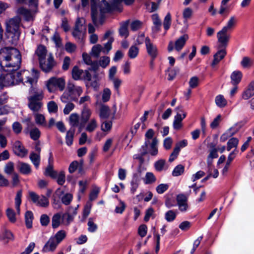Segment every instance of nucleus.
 <instances>
[{
    "instance_id": "obj_28",
    "label": "nucleus",
    "mask_w": 254,
    "mask_h": 254,
    "mask_svg": "<svg viewBox=\"0 0 254 254\" xmlns=\"http://www.w3.org/2000/svg\"><path fill=\"white\" fill-rule=\"evenodd\" d=\"M129 21L127 20L121 24L119 30L120 35L122 37L127 38L128 36V25Z\"/></svg>"
},
{
    "instance_id": "obj_30",
    "label": "nucleus",
    "mask_w": 254,
    "mask_h": 254,
    "mask_svg": "<svg viewBox=\"0 0 254 254\" xmlns=\"http://www.w3.org/2000/svg\"><path fill=\"white\" fill-rule=\"evenodd\" d=\"M19 170L21 173L24 175L30 174L31 172L30 165L24 162H20L18 165Z\"/></svg>"
},
{
    "instance_id": "obj_54",
    "label": "nucleus",
    "mask_w": 254,
    "mask_h": 254,
    "mask_svg": "<svg viewBox=\"0 0 254 254\" xmlns=\"http://www.w3.org/2000/svg\"><path fill=\"white\" fill-rule=\"evenodd\" d=\"M1 239L7 243L9 241L13 240V235L10 231L5 230L1 236Z\"/></svg>"
},
{
    "instance_id": "obj_23",
    "label": "nucleus",
    "mask_w": 254,
    "mask_h": 254,
    "mask_svg": "<svg viewBox=\"0 0 254 254\" xmlns=\"http://www.w3.org/2000/svg\"><path fill=\"white\" fill-rule=\"evenodd\" d=\"M20 4H27L31 7V10L36 12L38 8L39 0H15Z\"/></svg>"
},
{
    "instance_id": "obj_24",
    "label": "nucleus",
    "mask_w": 254,
    "mask_h": 254,
    "mask_svg": "<svg viewBox=\"0 0 254 254\" xmlns=\"http://www.w3.org/2000/svg\"><path fill=\"white\" fill-rule=\"evenodd\" d=\"M254 95V81L250 83L248 88L243 92L242 98L244 100H248Z\"/></svg>"
},
{
    "instance_id": "obj_17",
    "label": "nucleus",
    "mask_w": 254,
    "mask_h": 254,
    "mask_svg": "<svg viewBox=\"0 0 254 254\" xmlns=\"http://www.w3.org/2000/svg\"><path fill=\"white\" fill-rule=\"evenodd\" d=\"M82 58L84 63L91 66L89 70L96 72L99 68L98 62L96 61H92L91 56L87 53H83Z\"/></svg>"
},
{
    "instance_id": "obj_44",
    "label": "nucleus",
    "mask_w": 254,
    "mask_h": 254,
    "mask_svg": "<svg viewBox=\"0 0 254 254\" xmlns=\"http://www.w3.org/2000/svg\"><path fill=\"white\" fill-rule=\"evenodd\" d=\"M21 197L22 190H19L17 192L15 198V208L18 214L20 213V205L21 203Z\"/></svg>"
},
{
    "instance_id": "obj_63",
    "label": "nucleus",
    "mask_w": 254,
    "mask_h": 254,
    "mask_svg": "<svg viewBox=\"0 0 254 254\" xmlns=\"http://www.w3.org/2000/svg\"><path fill=\"white\" fill-rule=\"evenodd\" d=\"M48 111L50 113H56L58 111V106L53 101L49 102L47 105Z\"/></svg>"
},
{
    "instance_id": "obj_59",
    "label": "nucleus",
    "mask_w": 254,
    "mask_h": 254,
    "mask_svg": "<svg viewBox=\"0 0 254 254\" xmlns=\"http://www.w3.org/2000/svg\"><path fill=\"white\" fill-rule=\"evenodd\" d=\"M112 127V122L109 121H105L102 122L101 124V129L103 131H109Z\"/></svg>"
},
{
    "instance_id": "obj_21",
    "label": "nucleus",
    "mask_w": 254,
    "mask_h": 254,
    "mask_svg": "<svg viewBox=\"0 0 254 254\" xmlns=\"http://www.w3.org/2000/svg\"><path fill=\"white\" fill-rule=\"evenodd\" d=\"M188 39L189 36L188 34H185L180 36L175 43V49L178 52L180 51L184 47Z\"/></svg>"
},
{
    "instance_id": "obj_2",
    "label": "nucleus",
    "mask_w": 254,
    "mask_h": 254,
    "mask_svg": "<svg viewBox=\"0 0 254 254\" xmlns=\"http://www.w3.org/2000/svg\"><path fill=\"white\" fill-rule=\"evenodd\" d=\"M99 0H91V17L95 25L102 24L105 18V14L113 10H120V3L124 1L127 5L132 3L134 0H114L110 4L106 0H103L99 4H97Z\"/></svg>"
},
{
    "instance_id": "obj_6",
    "label": "nucleus",
    "mask_w": 254,
    "mask_h": 254,
    "mask_svg": "<svg viewBox=\"0 0 254 254\" xmlns=\"http://www.w3.org/2000/svg\"><path fill=\"white\" fill-rule=\"evenodd\" d=\"M83 92L82 88L69 82L66 89L61 97L62 102L66 103L72 101H76Z\"/></svg>"
},
{
    "instance_id": "obj_15",
    "label": "nucleus",
    "mask_w": 254,
    "mask_h": 254,
    "mask_svg": "<svg viewBox=\"0 0 254 254\" xmlns=\"http://www.w3.org/2000/svg\"><path fill=\"white\" fill-rule=\"evenodd\" d=\"M154 135V131L152 129H149L145 134V142L140 149L141 154L142 155H144L147 153L148 146L150 143V139L153 138Z\"/></svg>"
},
{
    "instance_id": "obj_27",
    "label": "nucleus",
    "mask_w": 254,
    "mask_h": 254,
    "mask_svg": "<svg viewBox=\"0 0 254 254\" xmlns=\"http://www.w3.org/2000/svg\"><path fill=\"white\" fill-rule=\"evenodd\" d=\"M152 19L154 26L152 27V31L154 33L158 32L162 25L161 21L159 18L158 15L156 14L152 15Z\"/></svg>"
},
{
    "instance_id": "obj_42",
    "label": "nucleus",
    "mask_w": 254,
    "mask_h": 254,
    "mask_svg": "<svg viewBox=\"0 0 254 254\" xmlns=\"http://www.w3.org/2000/svg\"><path fill=\"white\" fill-rule=\"evenodd\" d=\"M33 219V213L31 211H28L25 213V219L26 227L31 228L32 226V221Z\"/></svg>"
},
{
    "instance_id": "obj_8",
    "label": "nucleus",
    "mask_w": 254,
    "mask_h": 254,
    "mask_svg": "<svg viewBox=\"0 0 254 254\" xmlns=\"http://www.w3.org/2000/svg\"><path fill=\"white\" fill-rule=\"evenodd\" d=\"M65 85V81L63 77H52L47 82V87L50 92H54L57 90L63 91Z\"/></svg>"
},
{
    "instance_id": "obj_57",
    "label": "nucleus",
    "mask_w": 254,
    "mask_h": 254,
    "mask_svg": "<svg viewBox=\"0 0 254 254\" xmlns=\"http://www.w3.org/2000/svg\"><path fill=\"white\" fill-rule=\"evenodd\" d=\"M87 225L88 231L91 233L95 232L98 228L97 225L94 223L93 219L92 218L89 219Z\"/></svg>"
},
{
    "instance_id": "obj_19",
    "label": "nucleus",
    "mask_w": 254,
    "mask_h": 254,
    "mask_svg": "<svg viewBox=\"0 0 254 254\" xmlns=\"http://www.w3.org/2000/svg\"><path fill=\"white\" fill-rule=\"evenodd\" d=\"M58 245L56 240L51 237L44 246L42 252L44 253L53 252L56 250Z\"/></svg>"
},
{
    "instance_id": "obj_31",
    "label": "nucleus",
    "mask_w": 254,
    "mask_h": 254,
    "mask_svg": "<svg viewBox=\"0 0 254 254\" xmlns=\"http://www.w3.org/2000/svg\"><path fill=\"white\" fill-rule=\"evenodd\" d=\"M242 77V73L239 70L234 71L231 75L232 83L234 85L238 84L241 80Z\"/></svg>"
},
{
    "instance_id": "obj_26",
    "label": "nucleus",
    "mask_w": 254,
    "mask_h": 254,
    "mask_svg": "<svg viewBox=\"0 0 254 254\" xmlns=\"http://www.w3.org/2000/svg\"><path fill=\"white\" fill-rule=\"evenodd\" d=\"M17 13L23 15L26 21H30L33 19V16L31 11L23 7H20L18 8Z\"/></svg>"
},
{
    "instance_id": "obj_60",
    "label": "nucleus",
    "mask_w": 254,
    "mask_h": 254,
    "mask_svg": "<svg viewBox=\"0 0 254 254\" xmlns=\"http://www.w3.org/2000/svg\"><path fill=\"white\" fill-rule=\"evenodd\" d=\"M6 215L9 220L12 222L14 223L16 221L15 213L14 210L11 208H8L6 210Z\"/></svg>"
},
{
    "instance_id": "obj_50",
    "label": "nucleus",
    "mask_w": 254,
    "mask_h": 254,
    "mask_svg": "<svg viewBox=\"0 0 254 254\" xmlns=\"http://www.w3.org/2000/svg\"><path fill=\"white\" fill-rule=\"evenodd\" d=\"M185 168L182 165H178L175 167L173 172L172 175L174 177H178L181 175L184 172Z\"/></svg>"
},
{
    "instance_id": "obj_40",
    "label": "nucleus",
    "mask_w": 254,
    "mask_h": 254,
    "mask_svg": "<svg viewBox=\"0 0 254 254\" xmlns=\"http://www.w3.org/2000/svg\"><path fill=\"white\" fill-rule=\"evenodd\" d=\"M110 115V109L107 106H102L100 110V117L101 119H106Z\"/></svg>"
},
{
    "instance_id": "obj_32",
    "label": "nucleus",
    "mask_w": 254,
    "mask_h": 254,
    "mask_svg": "<svg viewBox=\"0 0 254 254\" xmlns=\"http://www.w3.org/2000/svg\"><path fill=\"white\" fill-rule=\"evenodd\" d=\"M85 20L83 18H77L74 29L83 32L86 31Z\"/></svg>"
},
{
    "instance_id": "obj_58",
    "label": "nucleus",
    "mask_w": 254,
    "mask_h": 254,
    "mask_svg": "<svg viewBox=\"0 0 254 254\" xmlns=\"http://www.w3.org/2000/svg\"><path fill=\"white\" fill-rule=\"evenodd\" d=\"M110 80L112 82L115 91L118 93L119 92V88L122 83V80L118 77Z\"/></svg>"
},
{
    "instance_id": "obj_55",
    "label": "nucleus",
    "mask_w": 254,
    "mask_h": 254,
    "mask_svg": "<svg viewBox=\"0 0 254 254\" xmlns=\"http://www.w3.org/2000/svg\"><path fill=\"white\" fill-rule=\"evenodd\" d=\"M165 160L163 159H160L154 163V168L158 172L162 171L164 168L165 165Z\"/></svg>"
},
{
    "instance_id": "obj_46",
    "label": "nucleus",
    "mask_w": 254,
    "mask_h": 254,
    "mask_svg": "<svg viewBox=\"0 0 254 254\" xmlns=\"http://www.w3.org/2000/svg\"><path fill=\"white\" fill-rule=\"evenodd\" d=\"M156 181V178L154 175L151 172H147L145 174L144 179V182L145 184H151Z\"/></svg>"
},
{
    "instance_id": "obj_35",
    "label": "nucleus",
    "mask_w": 254,
    "mask_h": 254,
    "mask_svg": "<svg viewBox=\"0 0 254 254\" xmlns=\"http://www.w3.org/2000/svg\"><path fill=\"white\" fill-rule=\"evenodd\" d=\"M139 54V48L135 45L131 46L128 51L127 55L130 59L136 58Z\"/></svg>"
},
{
    "instance_id": "obj_56",
    "label": "nucleus",
    "mask_w": 254,
    "mask_h": 254,
    "mask_svg": "<svg viewBox=\"0 0 254 254\" xmlns=\"http://www.w3.org/2000/svg\"><path fill=\"white\" fill-rule=\"evenodd\" d=\"M171 23V16L170 13H168L165 16L163 21V26L165 30H168L169 29Z\"/></svg>"
},
{
    "instance_id": "obj_62",
    "label": "nucleus",
    "mask_w": 254,
    "mask_h": 254,
    "mask_svg": "<svg viewBox=\"0 0 254 254\" xmlns=\"http://www.w3.org/2000/svg\"><path fill=\"white\" fill-rule=\"evenodd\" d=\"M192 14V11L191 9L189 7L186 8L183 11V17L185 19L184 22L187 23V21L190 18Z\"/></svg>"
},
{
    "instance_id": "obj_48",
    "label": "nucleus",
    "mask_w": 254,
    "mask_h": 254,
    "mask_svg": "<svg viewBox=\"0 0 254 254\" xmlns=\"http://www.w3.org/2000/svg\"><path fill=\"white\" fill-rule=\"evenodd\" d=\"M61 217V215L59 213H57L53 216L52 225L53 228H57L60 226Z\"/></svg>"
},
{
    "instance_id": "obj_1",
    "label": "nucleus",
    "mask_w": 254,
    "mask_h": 254,
    "mask_svg": "<svg viewBox=\"0 0 254 254\" xmlns=\"http://www.w3.org/2000/svg\"><path fill=\"white\" fill-rule=\"evenodd\" d=\"M38 77L39 72L34 69H32V73H30L28 70L9 72L2 70L0 76V84L3 86H9L22 82L24 85L32 86L37 83Z\"/></svg>"
},
{
    "instance_id": "obj_53",
    "label": "nucleus",
    "mask_w": 254,
    "mask_h": 254,
    "mask_svg": "<svg viewBox=\"0 0 254 254\" xmlns=\"http://www.w3.org/2000/svg\"><path fill=\"white\" fill-rule=\"evenodd\" d=\"M141 169H138V172L133 174L132 178L130 182V184L139 185L141 179Z\"/></svg>"
},
{
    "instance_id": "obj_38",
    "label": "nucleus",
    "mask_w": 254,
    "mask_h": 254,
    "mask_svg": "<svg viewBox=\"0 0 254 254\" xmlns=\"http://www.w3.org/2000/svg\"><path fill=\"white\" fill-rule=\"evenodd\" d=\"M103 47L100 44L94 45L91 52V55L95 58H97L100 56V53L103 52Z\"/></svg>"
},
{
    "instance_id": "obj_12",
    "label": "nucleus",
    "mask_w": 254,
    "mask_h": 254,
    "mask_svg": "<svg viewBox=\"0 0 254 254\" xmlns=\"http://www.w3.org/2000/svg\"><path fill=\"white\" fill-rule=\"evenodd\" d=\"M227 46H221V43L218 42L217 49L218 51L214 55V59L211 64V65L214 67L226 55V48Z\"/></svg>"
},
{
    "instance_id": "obj_18",
    "label": "nucleus",
    "mask_w": 254,
    "mask_h": 254,
    "mask_svg": "<svg viewBox=\"0 0 254 254\" xmlns=\"http://www.w3.org/2000/svg\"><path fill=\"white\" fill-rule=\"evenodd\" d=\"M12 149L14 153L21 157H24L27 154V150L25 149L19 141H16L14 142Z\"/></svg>"
},
{
    "instance_id": "obj_14",
    "label": "nucleus",
    "mask_w": 254,
    "mask_h": 254,
    "mask_svg": "<svg viewBox=\"0 0 254 254\" xmlns=\"http://www.w3.org/2000/svg\"><path fill=\"white\" fill-rule=\"evenodd\" d=\"M78 207V205L75 208L70 207L68 208L66 212L63 214L62 219L63 221L65 223L66 225H68L73 221L74 216L77 214V209Z\"/></svg>"
},
{
    "instance_id": "obj_3",
    "label": "nucleus",
    "mask_w": 254,
    "mask_h": 254,
    "mask_svg": "<svg viewBox=\"0 0 254 254\" xmlns=\"http://www.w3.org/2000/svg\"><path fill=\"white\" fill-rule=\"evenodd\" d=\"M21 63L19 51L14 48L5 47L0 50V66L6 72L18 70Z\"/></svg>"
},
{
    "instance_id": "obj_61",
    "label": "nucleus",
    "mask_w": 254,
    "mask_h": 254,
    "mask_svg": "<svg viewBox=\"0 0 254 254\" xmlns=\"http://www.w3.org/2000/svg\"><path fill=\"white\" fill-rule=\"evenodd\" d=\"M110 61V58L108 57H102L99 62V66L100 65L103 68H105L109 64Z\"/></svg>"
},
{
    "instance_id": "obj_41",
    "label": "nucleus",
    "mask_w": 254,
    "mask_h": 254,
    "mask_svg": "<svg viewBox=\"0 0 254 254\" xmlns=\"http://www.w3.org/2000/svg\"><path fill=\"white\" fill-rule=\"evenodd\" d=\"M177 214V211L173 210H169L165 214V219L168 222H172L176 219Z\"/></svg>"
},
{
    "instance_id": "obj_49",
    "label": "nucleus",
    "mask_w": 254,
    "mask_h": 254,
    "mask_svg": "<svg viewBox=\"0 0 254 254\" xmlns=\"http://www.w3.org/2000/svg\"><path fill=\"white\" fill-rule=\"evenodd\" d=\"M74 132V129L71 128L66 132L65 139L66 143L68 146H70L72 144Z\"/></svg>"
},
{
    "instance_id": "obj_34",
    "label": "nucleus",
    "mask_w": 254,
    "mask_h": 254,
    "mask_svg": "<svg viewBox=\"0 0 254 254\" xmlns=\"http://www.w3.org/2000/svg\"><path fill=\"white\" fill-rule=\"evenodd\" d=\"M35 123L38 125H41L44 127L47 126L46 120L44 116L42 114L37 113V112L34 114Z\"/></svg>"
},
{
    "instance_id": "obj_43",
    "label": "nucleus",
    "mask_w": 254,
    "mask_h": 254,
    "mask_svg": "<svg viewBox=\"0 0 254 254\" xmlns=\"http://www.w3.org/2000/svg\"><path fill=\"white\" fill-rule=\"evenodd\" d=\"M97 127V121L95 119H92L87 125L85 129L87 131L91 132L95 130Z\"/></svg>"
},
{
    "instance_id": "obj_39",
    "label": "nucleus",
    "mask_w": 254,
    "mask_h": 254,
    "mask_svg": "<svg viewBox=\"0 0 254 254\" xmlns=\"http://www.w3.org/2000/svg\"><path fill=\"white\" fill-rule=\"evenodd\" d=\"M28 129L29 130L30 137L33 140H37L39 139L41 135V132L38 128L36 127L33 128L32 127Z\"/></svg>"
},
{
    "instance_id": "obj_51",
    "label": "nucleus",
    "mask_w": 254,
    "mask_h": 254,
    "mask_svg": "<svg viewBox=\"0 0 254 254\" xmlns=\"http://www.w3.org/2000/svg\"><path fill=\"white\" fill-rule=\"evenodd\" d=\"M111 95V91L108 88L104 89L102 94V100L103 102H107L109 101Z\"/></svg>"
},
{
    "instance_id": "obj_4",
    "label": "nucleus",
    "mask_w": 254,
    "mask_h": 254,
    "mask_svg": "<svg viewBox=\"0 0 254 254\" xmlns=\"http://www.w3.org/2000/svg\"><path fill=\"white\" fill-rule=\"evenodd\" d=\"M34 85L30 87L29 93L28 97V107L34 113L39 112L42 106V100L44 97L43 93L42 90L33 87Z\"/></svg>"
},
{
    "instance_id": "obj_33",
    "label": "nucleus",
    "mask_w": 254,
    "mask_h": 254,
    "mask_svg": "<svg viewBox=\"0 0 254 254\" xmlns=\"http://www.w3.org/2000/svg\"><path fill=\"white\" fill-rule=\"evenodd\" d=\"M215 102L217 107L222 108L225 107L227 104V101L222 95H218L216 96Z\"/></svg>"
},
{
    "instance_id": "obj_7",
    "label": "nucleus",
    "mask_w": 254,
    "mask_h": 254,
    "mask_svg": "<svg viewBox=\"0 0 254 254\" xmlns=\"http://www.w3.org/2000/svg\"><path fill=\"white\" fill-rule=\"evenodd\" d=\"M21 20L19 16H16L5 21L6 32L9 36L11 35L13 43L16 42L19 38L21 34L20 31Z\"/></svg>"
},
{
    "instance_id": "obj_10",
    "label": "nucleus",
    "mask_w": 254,
    "mask_h": 254,
    "mask_svg": "<svg viewBox=\"0 0 254 254\" xmlns=\"http://www.w3.org/2000/svg\"><path fill=\"white\" fill-rule=\"evenodd\" d=\"M175 110L177 115L174 118L173 127L175 129H179L182 126V121L186 118L187 114L184 112L182 106H178Z\"/></svg>"
},
{
    "instance_id": "obj_9",
    "label": "nucleus",
    "mask_w": 254,
    "mask_h": 254,
    "mask_svg": "<svg viewBox=\"0 0 254 254\" xmlns=\"http://www.w3.org/2000/svg\"><path fill=\"white\" fill-rule=\"evenodd\" d=\"M29 194L32 202L37 205L43 207H46L49 205L48 198L44 195L39 196L33 191L29 192Z\"/></svg>"
},
{
    "instance_id": "obj_22",
    "label": "nucleus",
    "mask_w": 254,
    "mask_h": 254,
    "mask_svg": "<svg viewBox=\"0 0 254 254\" xmlns=\"http://www.w3.org/2000/svg\"><path fill=\"white\" fill-rule=\"evenodd\" d=\"M158 140L156 137H154L148 146L147 153H149L152 156H156L158 154L157 148Z\"/></svg>"
},
{
    "instance_id": "obj_20",
    "label": "nucleus",
    "mask_w": 254,
    "mask_h": 254,
    "mask_svg": "<svg viewBox=\"0 0 254 254\" xmlns=\"http://www.w3.org/2000/svg\"><path fill=\"white\" fill-rule=\"evenodd\" d=\"M92 114L91 110L86 106H84L82 112L81 116L80 127H83L85 124L88 121Z\"/></svg>"
},
{
    "instance_id": "obj_52",
    "label": "nucleus",
    "mask_w": 254,
    "mask_h": 254,
    "mask_svg": "<svg viewBox=\"0 0 254 254\" xmlns=\"http://www.w3.org/2000/svg\"><path fill=\"white\" fill-rule=\"evenodd\" d=\"M45 175L48 176L53 179H56L57 177V172L53 170L51 165H49L46 169Z\"/></svg>"
},
{
    "instance_id": "obj_37",
    "label": "nucleus",
    "mask_w": 254,
    "mask_h": 254,
    "mask_svg": "<svg viewBox=\"0 0 254 254\" xmlns=\"http://www.w3.org/2000/svg\"><path fill=\"white\" fill-rule=\"evenodd\" d=\"M83 70L80 69L77 66H74L72 70V78L75 80H81Z\"/></svg>"
},
{
    "instance_id": "obj_13",
    "label": "nucleus",
    "mask_w": 254,
    "mask_h": 254,
    "mask_svg": "<svg viewBox=\"0 0 254 254\" xmlns=\"http://www.w3.org/2000/svg\"><path fill=\"white\" fill-rule=\"evenodd\" d=\"M145 46L148 55L151 57L152 62L157 57L158 51L156 45H154L149 37L145 38Z\"/></svg>"
},
{
    "instance_id": "obj_47",
    "label": "nucleus",
    "mask_w": 254,
    "mask_h": 254,
    "mask_svg": "<svg viewBox=\"0 0 254 254\" xmlns=\"http://www.w3.org/2000/svg\"><path fill=\"white\" fill-rule=\"evenodd\" d=\"M239 143V140L235 137H232L227 142V150L230 151L232 148H235L236 149Z\"/></svg>"
},
{
    "instance_id": "obj_64",
    "label": "nucleus",
    "mask_w": 254,
    "mask_h": 254,
    "mask_svg": "<svg viewBox=\"0 0 254 254\" xmlns=\"http://www.w3.org/2000/svg\"><path fill=\"white\" fill-rule=\"evenodd\" d=\"M252 64V60L248 57H244L241 62V65L245 68L250 67Z\"/></svg>"
},
{
    "instance_id": "obj_25",
    "label": "nucleus",
    "mask_w": 254,
    "mask_h": 254,
    "mask_svg": "<svg viewBox=\"0 0 254 254\" xmlns=\"http://www.w3.org/2000/svg\"><path fill=\"white\" fill-rule=\"evenodd\" d=\"M69 124L72 127H78L80 130L83 127H80L79 115L76 113L71 114L69 118Z\"/></svg>"
},
{
    "instance_id": "obj_11",
    "label": "nucleus",
    "mask_w": 254,
    "mask_h": 254,
    "mask_svg": "<svg viewBox=\"0 0 254 254\" xmlns=\"http://www.w3.org/2000/svg\"><path fill=\"white\" fill-rule=\"evenodd\" d=\"M39 63L41 69L45 72H49L51 71L56 64L54 57L51 55L48 56L46 60L45 59Z\"/></svg>"
},
{
    "instance_id": "obj_45",
    "label": "nucleus",
    "mask_w": 254,
    "mask_h": 254,
    "mask_svg": "<svg viewBox=\"0 0 254 254\" xmlns=\"http://www.w3.org/2000/svg\"><path fill=\"white\" fill-rule=\"evenodd\" d=\"M66 233L64 230L59 231L54 237H52L59 244L66 237Z\"/></svg>"
},
{
    "instance_id": "obj_16",
    "label": "nucleus",
    "mask_w": 254,
    "mask_h": 254,
    "mask_svg": "<svg viewBox=\"0 0 254 254\" xmlns=\"http://www.w3.org/2000/svg\"><path fill=\"white\" fill-rule=\"evenodd\" d=\"M176 200L179 210L182 212H186L188 208L187 196L184 194H180L177 195Z\"/></svg>"
},
{
    "instance_id": "obj_5",
    "label": "nucleus",
    "mask_w": 254,
    "mask_h": 254,
    "mask_svg": "<svg viewBox=\"0 0 254 254\" xmlns=\"http://www.w3.org/2000/svg\"><path fill=\"white\" fill-rule=\"evenodd\" d=\"M237 22L236 17L234 16H231L228 21L226 25L217 33V38L218 42L221 43V46H226L230 39L229 31L232 30L235 27Z\"/></svg>"
},
{
    "instance_id": "obj_29",
    "label": "nucleus",
    "mask_w": 254,
    "mask_h": 254,
    "mask_svg": "<svg viewBox=\"0 0 254 254\" xmlns=\"http://www.w3.org/2000/svg\"><path fill=\"white\" fill-rule=\"evenodd\" d=\"M36 54L38 57L39 62L44 60L47 54V50L46 47L43 45L39 46L36 51Z\"/></svg>"
},
{
    "instance_id": "obj_36",
    "label": "nucleus",
    "mask_w": 254,
    "mask_h": 254,
    "mask_svg": "<svg viewBox=\"0 0 254 254\" xmlns=\"http://www.w3.org/2000/svg\"><path fill=\"white\" fill-rule=\"evenodd\" d=\"M29 158L35 167L38 168L40 162V154L32 152L30 154Z\"/></svg>"
}]
</instances>
